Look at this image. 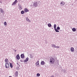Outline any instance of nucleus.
<instances>
[{
	"instance_id": "obj_1",
	"label": "nucleus",
	"mask_w": 77,
	"mask_h": 77,
	"mask_svg": "<svg viewBox=\"0 0 77 77\" xmlns=\"http://www.w3.org/2000/svg\"><path fill=\"white\" fill-rule=\"evenodd\" d=\"M50 63L51 64H54V59L52 57H51L50 59Z\"/></svg>"
},
{
	"instance_id": "obj_2",
	"label": "nucleus",
	"mask_w": 77,
	"mask_h": 77,
	"mask_svg": "<svg viewBox=\"0 0 77 77\" xmlns=\"http://www.w3.org/2000/svg\"><path fill=\"white\" fill-rule=\"evenodd\" d=\"M9 64L8 63H6L5 64V67L6 68H9Z\"/></svg>"
},
{
	"instance_id": "obj_3",
	"label": "nucleus",
	"mask_w": 77,
	"mask_h": 77,
	"mask_svg": "<svg viewBox=\"0 0 77 77\" xmlns=\"http://www.w3.org/2000/svg\"><path fill=\"white\" fill-rule=\"evenodd\" d=\"M33 6L34 7H37L38 6V2H35L33 4Z\"/></svg>"
},
{
	"instance_id": "obj_4",
	"label": "nucleus",
	"mask_w": 77,
	"mask_h": 77,
	"mask_svg": "<svg viewBox=\"0 0 77 77\" xmlns=\"http://www.w3.org/2000/svg\"><path fill=\"white\" fill-rule=\"evenodd\" d=\"M24 11L26 13V12H29V10H28L27 8H25L24 9Z\"/></svg>"
},
{
	"instance_id": "obj_5",
	"label": "nucleus",
	"mask_w": 77,
	"mask_h": 77,
	"mask_svg": "<svg viewBox=\"0 0 77 77\" xmlns=\"http://www.w3.org/2000/svg\"><path fill=\"white\" fill-rule=\"evenodd\" d=\"M19 9L20 10H22L23 9V7L21 5H19Z\"/></svg>"
},
{
	"instance_id": "obj_6",
	"label": "nucleus",
	"mask_w": 77,
	"mask_h": 77,
	"mask_svg": "<svg viewBox=\"0 0 77 77\" xmlns=\"http://www.w3.org/2000/svg\"><path fill=\"white\" fill-rule=\"evenodd\" d=\"M16 57L17 60H20V57L19 54H18L17 55Z\"/></svg>"
},
{
	"instance_id": "obj_7",
	"label": "nucleus",
	"mask_w": 77,
	"mask_h": 77,
	"mask_svg": "<svg viewBox=\"0 0 77 77\" xmlns=\"http://www.w3.org/2000/svg\"><path fill=\"white\" fill-rule=\"evenodd\" d=\"M39 60L36 63V66H39Z\"/></svg>"
},
{
	"instance_id": "obj_8",
	"label": "nucleus",
	"mask_w": 77,
	"mask_h": 77,
	"mask_svg": "<svg viewBox=\"0 0 77 77\" xmlns=\"http://www.w3.org/2000/svg\"><path fill=\"white\" fill-rule=\"evenodd\" d=\"M71 51L72 52H74V48L73 47H71L70 49Z\"/></svg>"
},
{
	"instance_id": "obj_9",
	"label": "nucleus",
	"mask_w": 77,
	"mask_h": 77,
	"mask_svg": "<svg viewBox=\"0 0 77 77\" xmlns=\"http://www.w3.org/2000/svg\"><path fill=\"white\" fill-rule=\"evenodd\" d=\"M65 5V2H61L60 5L61 6H63Z\"/></svg>"
},
{
	"instance_id": "obj_10",
	"label": "nucleus",
	"mask_w": 77,
	"mask_h": 77,
	"mask_svg": "<svg viewBox=\"0 0 77 77\" xmlns=\"http://www.w3.org/2000/svg\"><path fill=\"white\" fill-rule=\"evenodd\" d=\"M26 20L27 22H29V23H30V20L28 18V17H27L26 18Z\"/></svg>"
},
{
	"instance_id": "obj_11",
	"label": "nucleus",
	"mask_w": 77,
	"mask_h": 77,
	"mask_svg": "<svg viewBox=\"0 0 77 77\" xmlns=\"http://www.w3.org/2000/svg\"><path fill=\"white\" fill-rule=\"evenodd\" d=\"M41 64L42 65H44L45 64V62L44 61H42L41 62Z\"/></svg>"
},
{
	"instance_id": "obj_12",
	"label": "nucleus",
	"mask_w": 77,
	"mask_h": 77,
	"mask_svg": "<svg viewBox=\"0 0 77 77\" xmlns=\"http://www.w3.org/2000/svg\"><path fill=\"white\" fill-rule=\"evenodd\" d=\"M20 56L21 58H22L23 59L24 58V55L23 54H21Z\"/></svg>"
},
{
	"instance_id": "obj_13",
	"label": "nucleus",
	"mask_w": 77,
	"mask_h": 77,
	"mask_svg": "<svg viewBox=\"0 0 77 77\" xmlns=\"http://www.w3.org/2000/svg\"><path fill=\"white\" fill-rule=\"evenodd\" d=\"M29 58L27 57L26 59L25 60L24 62H27L29 60Z\"/></svg>"
},
{
	"instance_id": "obj_14",
	"label": "nucleus",
	"mask_w": 77,
	"mask_h": 77,
	"mask_svg": "<svg viewBox=\"0 0 77 77\" xmlns=\"http://www.w3.org/2000/svg\"><path fill=\"white\" fill-rule=\"evenodd\" d=\"M18 71L16 72L15 73V75L16 76H18Z\"/></svg>"
},
{
	"instance_id": "obj_15",
	"label": "nucleus",
	"mask_w": 77,
	"mask_h": 77,
	"mask_svg": "<svg viewBox=\"0 0 77 77\" xmlns=\"http://www.w3.org/2000/svg\"><path fill=\"white\" fill-rule=\"evenodd\" d=\"M52 47H54V48H56V46L54 44H53L52 45Z\"/></svg>"
},
{
	"instance_id": "obj_16",
	"label": "nucleus",
	"mask_w": 77,
	"mask_h": 77,
	"mask_svg": "<svg viewBox=\"0 0 77 77\" xmlns=\"http://www.w3.org/2000/svg\"><path fill=\"white\" fill-rule=\"evenodd\" d=\"M72 30L73 31V32H75V31H76V29H75V28H73L72 29Z\"/></svg>"
},
{
	"instance_id": "obj_17",
	"label": "nucleus",
	"mask_w": 77,
	"mask_h": 77,
	"mask_svg": "<svg viewBox=\"0 0 77 77\" xmlns=\"http://www.w3.org/2000/svg\"><path fill=\"white\" fill-rule=\"evenodd\" d=\"M5 62H9V60L7 59H6L5 60Z\"/></svg>"
},
{
	"instance_id": "obj_18",
	"label": "nucleus",
	"mask_w": 77,
	"mask_h": 77,
	"mask_svg": "<svg viewBox=\"0 0 77 77\" xmlns=\"http://www.w3.org/2000/svg\"><path fill=\"white\" fill-rule=\"evenodd\" d=\"M55 29V31L56 32H59V31L58 30V29H56V28Z\"/></svg>"
},
{
	"instance_id": "obj_19",
	"label": "nucleus",
	"mask_w": 77,
	"mask_h": 77,
	"mask_svg": "<svg viewBox=\"0 0 77 77\" xmlns=\"http://www.w3.org/2000/svg\"><path fill=\"white\" fill-rule=\"evenodd\" d=\"M40 74L39 73H37L36 74V76H37V77H39V76H40Z\"/></svg>"
},
{
	"instance_id": "obj_20",
	"label": "nucleus",
	"mask_w": 77,
	"mask_h": 77,
	"mask_svg": "<svg viewBox=\"0 0 77 77\" xmlns=\"http://www.w3.org/2000/svg\"><path fill=\"white\" fill-rule=\"evenodd\" d=\"M21 13L22 14H24V11H21Z\"/></svg>"
},
{
	"instance_id": "obj_21",
	"label": "nucleus",
	"mask_w": 77,
	"mask_h": 77,
	"mask_svg": "<svg viewBox=\"0 0 77 77\" xmlns=\"http://www.w3.org/2000/svg\"><path fill=\"white\" fill-rule=\"evenodd\" d=\"M10 66L11 68H12L13 67V66H12V63H10Z\"/></svg>"
},
{
	"instance_id": "obj_22",
	"label": "nucleus",
	"mask_w": 77,
	"mask_h": 77,
	"mask_svg": "<svg viewBox=\"0 0 77 77\" xmlns=\"http://www.w3.org/2000/svg\"><path fill=\"white\" fill-rule=\"evenodd\" d=\"M54 29H56V25L55 24L54 25Z\"/></svg>"
},
{
	"instance_id": "obj_23",
	"label": "nucleus",
	"mask_w": 77,
	"mask_h": 77,
	"mask_svg": "<svg viewBox=\"0 0 77 77\" xmlns=\"http://www.w3.org/2000/svg\"><path fill=\"white\" fill-rule=\"evenodd\" d=\"M48 27H51V25L50 23H49L48 24Z\"/></svg>"
},
{
	"instance_id": "obj_24",
	"label": "nucleus",
	"mask_w": 77,
	"mask_h": 77,
	"mask_svg": "<svg viewBox=\"0 0 77 77\" xmlns=\"http://www.w3.org/2000/svg\"><path fill=\"white\" fill-rule=\"evenodd\" d=\"M4 24L5 26H7V23H6V22H5Z\"/></svg>"
},
{
	"instance_id": "obj_25",
	"label": "nucleus",
	"mask_w": 77,
	"mask_h": 77,
	"mask_svg": "<svg viewBox=\"0 0 77 77\" xmlns=\"http://www.w3.org/2000/svg\"><path fill=\"white\" fill-rule=\"evenodd\" d=\"M0 11L1 13H3V9H1Z\"/></svg>"
},
{
	"instance_id": "obj_26",
	"label": "nucleus",
	"mask_w": 77,
	"mask_h": 77,
	"mask_svg": "<svg viewBox=\"0 0 77 77\" xmlns=\"http://www.w3.org/2000/svg\"><path fill=\"white\" fill-rule=\"evenodd\" d=\"M57 30H60V27L59 26L57 27Z\"/></svg>"
},
{
	"instance_id": "obj_27",
	"label": "nucleus",
	"mask_w": 77,
	"mask_h": 77,
	"mask_svg": "<svg viewBox=\"0 0 77 77\" xmlns=\"http://www.w3.org/2000/svg\"><path fill=\"white\" fill-rule=\"evenodd\" d=\"M14 2L16 3V4L17 3V0H15L14 1Z\"/></svg>"
},
{
	"instance_id": "obj_28",
	"label": "nucleus",
	"mask_w": 77,
	"mask_h": 77,
	"mask_svg": "<svg viewBox=\"0 0 77 77\" xmlns=\"http://www.w3.org/2000/svg\"><path fill=\"white\" fill-rule=\"evenodd\" d=\"M16 4V3H15V2H14L12 5H15Z\"/></svg>"
},
{
	"instance_id": "obj_29",
	"label": "nucleus",
	"mask_w": 77,
	"mask_h": 77,
	"mask_svg": "<svg viewBox=\"0 0 77 77\" xmlns=\"http://www.w3.org/2000/svg\"><path fill=\"white\" fill-rule=\"evenodd\" d=\"M55 48H59V46H56Z\"/></svg>"
},
{
	"instance_id": "obj_30",
	"label": "nucleus",
	"mask_w": 77,
	"mask_h": 77,
	"mask_svg": "<svg viewBox=\"0 0 77 77\" xmlns=\"http://www.w3.org/2000/svg\"><path fill=\"white\" fill-rule=\"evenodd\" d=\"M54 75H52L51 76V77H54Z\"/></svg>"
},
{
	"instance_id": "obj_31",
	"label": "nucleus",
	"mask_w": 77,
	"mask_h": 77,
	"mask_svg": "<svg viewBox=\"0 0 77 77\" xmlns=\"http://www.w3.org/2000/svg\"><path fill=\"white\" fill-rule=\"evenodd\" d=\"M9 77H12L11 76H9Z\"/></svg>"
}]
</instances>
